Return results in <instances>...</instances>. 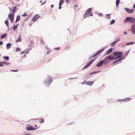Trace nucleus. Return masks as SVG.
Returning <instances> with one entry per match:
<instances>
[{"instance_id": "12", "label": "nucleus", "mask_w": 135, "mask_h": 135, "mask_svg": "<svg viewBox=\"0 0 135 135\" xmlns=\"http://www.w3.org/2000/svg\"><path fill=\"white\" fill-rule=\"evenodd\" d=\"M103 63H104L103 60H101L100 61L98 64H97L96 66L97 67H99L101 66Z\"/></svg>"}, {"instance_id": "25", "label": "nucleus", "mask_w": 135, "mask_h": 135, "mask_svg": "<svg viewBox=\"0 0 135 135\" xmlns=\"http://www.w3.org/2000/svg\"><path fill=\"white\" fill-rule=\"evenodd\" d=\"M3 58L6 60H8L9 59V57L8 56H3Z\"/></svg>"}, {"instance_id": "43", "label": "nucleus", "mask_w": 135, "mask_h": 135, "mask_svg": "<svg viewBox=\"0 0 135 135\" xmlns=\"http://www.w3.org/2000/svg\"><path fill=\"white\" fill-rule=\"evenodd\" d=\"M46 1H45L44 2H43L42 3H41V5H44L45 4V3H46Z\"/></svg>"}, {"instance_id": "14", "label": "nucleus", "mask_w": 135, "mask_h": 135, "mask_svg": "<svg viewBox=\"0 0 135 135\" xmlns=\"http://www.w3.org/2000/svg\"><path fill=\"white\" fill-rule=\"evenodd\" d=\"M16 8L17 7L16 6H15L10 11L12 13V14L14 15L16 11Z\"/></svg>"}, {"instance_id": "38", "label": "nucleus", "mask_w": 135, "mask_h": 135, "mask_svg": "<svg viewBox=\"0 0 135 135\" xmlns=\"http://www.w3.org/2000/svg\"><path fill=\"white\" fill-rule=\"evenodd\" d=\"M120 40V39H118L115 41V42H116V43Z\"/></svg>"}, {"instance_id": "21", "label": "nucleus", "mask_w": 135, "mask_h": 135, "mask_svg": "<svg viewBox=\"0 0 135 135\" xmlns=\"http://www.w3.org/2000/svg\"><path fill=\"white\" fill-rule=\"evenodd\" d=\"M120 2V0H116V7H119V4Z\"/></svg>"}, {"instance_id": "27", "label": "nucleus", "mask_w": 135, "mask_h": 135, "mask_svg": "<svg viewBox=\"0 0 135 135\" xmlns=\"http://www.w3.org/2000/svg\"><path fill=\"white\" fill-rule=\"evenodd\" d=\"M4 23L6 24V26L7 27H9V24L8 21L7 20H6L4 22Z\"/></svg>"}, {"instance_id": "16", "label": "nucleus", "mask_w": 135, "mask_h": 135, "mask_svg": "<svg viewBox=\"0 0 135 135\" xmlns=\"http://www.w3.org/2000/svg\"><path fill=\"white\" fill-rule=\"evenodd\" d=\"M131 99L130 98H127L125 99H123V102H127L128 101H129L131 100Z\"/></svg>"}, {"instance_id": "48", "label": "nucleus", "mask_w": 135, "mask_h": 135, "mask_svg": "<svg viewBox=\"0 0 135 135\" xmlns=\"http://www.w3.org/2000/svg\"><path fill=\"white\" fill-rule=\"evenodd\" d=\"M54 5L53 4H52L51 5V7L52 8H53L54 7Z\"/></svg>"}, {"instance_id": "53", "label": "nucleus", "mask_w": 135, "mask_h": 135, "mask_svg": "<svg viewBox=\"0 0 135 135\" xmlns=\"http://www.w3.org/2000/svg\"><path fill=\"white\" fill-rule=\"evenodd\" d=\"M133 7L134 8H135V3L133 5Z\"/></svg>"}, {"instance_id": "9", "label": "nucleus", "mask_w": 135, "mask_h": 135, "mask_svg": "<svg viewBox=\"0 0 135 135\" xmlns=\"http://www.w3.org/2000/svg\"><path fill=\"white\" fill-rule=\"evenodd\" d=\"M14 16V15L12 14L11 13L8 15V17L11 23H12L13 21Z\"/></svg>"}, {"instance_id": "24", "label": "nucleus", "mask_w": 135, "mask_h": 135, "mask_svg": "<svg viewBox=\"0 0 135 135\" xmlns=\"http://www.w3.org/2000/svg\"><path fill=\"white\" fill-rule=\"evenodd\" d=\"M20 19V15H17V18L16 19V22H17L19 21Z\"/></svg>"}, {"instance_id": "41", "label": "nucleus", "mask_w": 135, "mask_h": 135, "mask_svg": "<svg viewBox=\"0 0 135 135\" xmlns=\"http://www.w3.org/2000/svg\"><path fill=\"white\" fill-rule=\"evenodd\" d=\"M126 55L122 57L121 58H120V59H121V60L122 59H124L126 58Z\"/></svg>"}, {"instance_id": "56", "label": "nucleus", "mask_w": 135, "mask_h": 135, "mask_svg": "<svg viewBox=\"0 0 135 135\" xmlns=\"http://www.w3.org/2000/svg\"><path fill=\"white\" fill-rule=\"evenodd\" d=\"M26 54H25L23 56V57H26V55H25Z\"/></svg>"}, {"instance_id": "36", "label": "nucleus", "mask_w": 135, "mask_h": 135, "mask_svg": "<svg viewBox=\"0 0 135 135\" xmlns=\"http://www.w3.org/2000/svg\"><path fill=\"white\" fill-rule=\"evenodd\" d=\"M21 49L19 47H17L16 49V52L19 51H21Z\"/></svg>"}, {"instance_id": "50", "label": "nucleus", "mask_w": 135, "mask_h": 135, "mask_svg": "<svg viewBox=\"0 0 135 135\" xmlns=\"http://www.w3.org/2000/svg\"><path fill=\"white\" fill-rule=\"evenodd\" d=\"M59 5V9H60L61 8V6H60V5Z\"/></svg>"}, {"instance_id": "31", "label": "nucleus", "mask_w": 135, "mask_h": 135, "mask_svg": "<svg viewBox=\"0 0 135 135\" xmlns=\"http://www.w3.org/2000/svg\"><path fill=\"white\" fill-rule=\"evenodd\" d=\"M64 2V0H60L59 3V5L61 6L62 4Z\"/></svg>"}, {"instance_id": "37", "label": "nucleus", "mask_w": 135, "mask_h": 135, "mask_svg": "<svg viewBox=\"0 0 135 135\" xmlns=\"http://www.w3.org/2000/svg\"><path fill=\"white\" fill-rule=\"evenodd\" d=\"M130 49H129L128 51H127L126 54V56H127V55H128V53H129V51H130Z\"/></svg>"}, {"instance_id": "59", "label": "nucleus", "mask_w": 135, "mask_h": 135, "mask_svg": "<svg viewBox=\"0 0 135 135\" xmlns=\"http://www.w3.org/2000/svg\"><path fill=\"white\" fill-rule=\"evenodd\" d=\"M42 2V1H40V3H41Z\"/></svg>"}, {"instance_id": "6", "label": "nucleus", "mask_w": 135, "mask_h": 135, "mask_svg": "<svg viewBox=\"0 0 135 135\" xmlns=\"http://www.w3.org/2000/svg\"><path fill=\"white\" fill-rule=\"evenodd\" d=\"M37 128H35L31 126H30L26 128V129L27 131H33L37 129Z\"/></svg>"}, {"instance_id": "2", "label": "nucleus", "mask_w": 135, "mask_h": 135, "mask_svg": "<svg viewBox=\"0 0 135 135\" xmlns=\"http://www.w3.org/2000/svg\"><path fill=\"white\" fill-rule=\"evenodd\" d=\"M52 81V78L50 76L47 77V81H45L44 84L46 86L49 85Z\"/></svg>"}, {"instance_id": "11", "label": "nucleus", "mask_w": 135, "mask_h": 135, "mask_svg": "<svg viewBox=\"0 0 135 135\" xmlns=\"http://www.w3.org/2000/svg\"><path fill=\"white\" fill-rule=\"evenodd\" d=\"M131 28L132 33L134 34H135V23L134 24L132 25Z\"/></svg>"}, {"instance_id": "15", "label": "nucleus", "mask_w": 135, "mask_h": 135, "mask_svg": "<svg viewBox=\"0 0 135 135\" xmlns=\"http://www.w3.org/2000/svg\"><path fill=\"white\" fill-rule=\"evenodd\" d=\"M113 49L111 48L108 50L106 52V54L107 55H108L110 54L112 52Z\"/></svg>"}, {"instance_id": "1", "label": "nucleus", "mask_w": 135, "mask_h": 135, "mask_svg": "<svg viewBox=\"0 0 135 135\" xmlns=\"http://www.w3.org/2000/svg\"><path fill=\"white\" fill-rule=\"evenodd\" d=\"M114 56H116V57H114L113 56H111L112 59L111 60H113L117 59L119 58H121L122 56V52L120 51L115 52H113Z\"/></svg>"}, {"instance_id": "33", "label": "nucleus", "mask_w": 135, "mask_h": 135, "mask_svg": "<svg viewBox=\"0 0 135 135\" xmlns=\"http://www.w3.org/2000/svg\"><path fill=\"white\" fill-rule=\"evenodd\" d=\"M44 119L43 118H41L40 119V122L41 123H44Z\"/></svg>"}, {"instance_id": "10", "label": "nucleus", "mask_w": 135, "mask_h": 135, "mask_svg": "<svg viewBox=\"0 0 135 135\" xmlns=\"http://www.w3.org/2000/svg\"><path fill=\"white\" fill-rule=\"evenodd\" d=\"M124 9L125 11L129 13H133L134 12V10L133 9H131L128 8H125Z\"/></svg>"}, {"instance_id": "19", "label": "nucleus", "mask_w": 135, "mask_h": 135, "mask_svg": "<svg viewBox=\"0 0 135 135\" xmlns=\"http://www.w3.org/2000/svg\"><path fill=\"white\" fill-rule=\"evenodd\" d=\"M135 44V42H129L127 43H126V45H133Z\"/></svg>"}, {"instance_id": "47", "label": "nucleus", "mask_w": 135, "mask_h": 135, "mask_svg": "<svg viewBox=\"0 0 135 135\" xmlns=\"http://www.w3.org/2000/svg\"><path fill=\"white\" fill-rule=\"evenodd\" d=\"M11 71H13V72H16L17 71L16 70H12Z\"/></svg>"}, {"instance_id": "7", "label": "nucleus", "mask_w": 135, "mask_h": 135, "mask_svg": "<svg viewBox=\"0 0 135 135\" xmlns=\"http://www.w3.org/2000/svg\"><path fill=\"white\" fill-rule=\"evenodd\" d=\"M104 50V49L103 48L100 50L98 51L95 54H94L92 56V57H94L97 55H99L101 54Z\"/></svg>"}, {"instance_id": "45", "label": "nucleus", "mask_w": 135, "mask_h": 135, "mask_svg": "<svg viewBox=\"0 0 135 135\" xmlns=\"http://www.w3.org/2000/svg\"><path fill=\"white\" fill-rule=\"evenodd\" d=\"M3 44V43L1 41H0V46L2 45Z\"/></svg>"}, {"instance_id": "17", "label": "nucleus", "mask_w": 135, "mask_h": 135, "mask_svg": "<svg viewBox=\"0 0 135 135\" xmlns=\"http://www.w3.org/2000/svg\"><path fill=\"white\" fill-rule=\"evenodd\" d=\"M31 48H28L24 51L25 54H28L29 53L30 51L31 50Z\"/></svg>"}, {"instance_id": "58", "label": "nucleus", "mask_w": 135, "mask_h": 135, "mask_svg": "<svg viewBox=\"0 0 135 135\" xmlns=\"http://www.w3.org/2000/svg\"><path fill=\"white\" fill-rule=\"evenodd\" d=\"M37 125H35V127H37Z\"/></svg>"}, {"instance_id": "55", "label": "nucleus", "mask_w": 135, "mask_h": 135, "mask_svg": "<svg viewBox=\"0 0 135 135\" xmlns=\"http://www.w3.org/2000/svg\"><path fill=\"white\" fill-rule=\"evenodd\" d=\"M90 16H93V15L92 14V13H91L90 14Z\"/></svg>"}, {"instance_id": "23", "label": "nucleus", "mask_w": 135, "mask_h": 135, "mask_svg": "<svg viewBox=\"0 0 135 135\" xmlns=\"http://www.w3.org/2000/svg\"><path fill=\"white\" fill-rule=\"evenodd\" d=\"M91 9H92V8H89V9H88L87 10V11H86V13H91Z\"/></svg>"}, {"instance_id": "34", "label": "nucleus", "mask_w": 135, "mask_h": 135, "mask_svg": "<svg viewBox=\"0 0 135 135\" xmlns=\"http://www.w3.org/2000/svg\"><path fill=\"white\" fill-rule=\"evenodd\" d=\"M5 62H0V67L3 66V64Z\"/></svg>"}, {"instance_id": "35", "label": "nucleus", "mask_w": 135, "mask_h": 135, "mask_svg": "<svg viewBox=\"0 0 135 135\" xmlns=\"http://www.w3.org/2000/svg\"><path fill=\"white\" fill-rule=\"evenodd\" d=\"M100 72V71H97L93 72H92V73H90V75H92V74H94L97 73H99Z\"/></svg>"}, {"instance_id": "28", "label": "nucleus", "mask_w": 135, "mask_h": 135, "mask_svg": "<svg viewBox=\"0 0 135 135\" xmlns=\"http://www.w3.org/2000/svg\"><path fill=\"white\" fill-rule=\"evenodd\" d=\"M121 60V59H120V58L119 59L117 60H116L114 61L113 62V64L117 63V62H119Z\"/></svg>"}, {"instance_id": "18", "label": "nucleus", "mask_w": 135, "mask_h": 135, "mask_svg": "<svg viewBox=\"0 0 135 135\" xmlns=\"http://www.w3.org/2000/svg\"><path fill=\"white\" fill-rule=\"evenodd\" d=\"M21 36H19L17 39L16 41V42H20L21 41Z\"/></svg>"}, {"instance_id": "57", "label": "nucleus", "mask_w": 135, "mask_h": 135, "mask_svg": "<svg viewBox=\"0 0 135 135\" xmlns=\"http://www.w3.org/2000/svg\"><path fill=\"white\" fill-rule=\"evenodd\" d=\"M69 2V0H67L66 1V3H68Z\"/></svg>"}, {"instance_id": "8", "label": "nucleus", "mask_w": 135, "mask_h": 135, "mask_svg": "<svg viewBox=\"0 0 135 135\" xmlns=\"http://www.w3.org/2000/svg\"><path fill=\"white\" fill-rule=\"evenodd\" d=\"M40 17V16L38 15H36L34 16L32 19V21L33 22H35L38 20Z\"/></svg>"}, {"instance_id": "44", "label": "nucleus", "mask_w": 135, "mask_h": 135, "mask_svg": "<svg viewBox=\"0 0 135 135\" xmlns=\"http://www.w3.org/2000/svg\"><path fill=\"white\" fill-rule=\"evenodd\" d=\"M118 101L119 102H123V99H118Z\"/></svg>"}, {"instance_id": "52", "label": "nucleus", "mask_w": 135, "mask_h": 135, "mask_svg": "<svg viewBox=\"0 0 135 135\" xmlns=\"http://www.w3.org/2000/svg\"><path fill=\"white\" fill-rule=\"evenodd\" d=\"M43 40L42 39H41V43H43L44 44V43L43 42Z\"/></svg>"}, {"instance_id": "29", "label": "nucleus", "mask_w": 135, "mask_h": 135, "mask_svg": "<svg viewBox=\"0 0 135 135\" xmlns=\"http://www.w3.org/2000/svg\"><path fill=\"white\" fill-rule=\"evenodd\" d=\"M6 36V34H4L2 35L1 36V37L2 39H3Z\"/></svg>"}, {"instance_id": "20", "label": "nucleus", "mask_w": 135, "mask_h": 135, "mask_svg": "<svg viewBox=\"0 0 135 135\" xmlns=\"http://www.w3.org/2000/svg\"><path fill=\"white\" fill-rule=\"evenodd\" d=\"M89 14L90 13H88V12L87 13H86V12L85 13V14L84 15V16H83L84 18H86L87 17H89Z\"/></svg>"}, {"instance_id": "49", "label": "nucleus", "mask_w": 135, "mask_h": 135, "mask_svg": "<svg viewBox=\"0 0 135 135\" xmlns=\"http://www.w3.org/2000/svg\"><path fill=\"white\" fill-rule=\"evenodd\" d=\"M124 34L125 35H127V33L126 32V31H124Z\"/></svg>"}, {"instance_id": "42", "label": "nucleus", "mask_w": 135, "mask_h": 135, "mask_svg": "<svg viewBox=\"0 0 135 135\" xmlns=\"http://www.w3.org/2000/svg\"><path fill=\"white\" fill-rule=\"evenodd\" d=\"M27 15L25 13L23 14V15H22V16L23 17H25V16H27Z\"/></svg>"}, {"instance_id": "51", "label": "nucleus", "mask_w": 135, "mask_h": 135, "mask_svg": "<svg viewBox=\"0 0 135 135\" xmlns=\"http://www.w3.org/2000/svg\"><path fill=\"white\" fill-rule=\"evenodd\" d=\"M24 53H25L24 51L22 52L21 54H23Z\"/></svg>"}, {"instance_id": "39", "label": "nucleus", "mask_w": 135, "mask_h": 135, "mask_svg": "<svg viewBox=\"0 0 135 135\" xmlns=\"http://www.w3.org/2000/svg\"><path fill=\"white\" fill-rule=\"evenodd\" d=\"M98 15L99 16L102 17L103 16V14L102 13H100Z\"/></svg>"}, {"instance_id": "3", "label": "nucleus", "mask_w": 135, "mask_h": 135, "mask_svg": "<svg viewBox=\"0 0 135 135\" xmlns=\"http://www.w3.org/2000/svg\"><path fill=\"white\" fill-rule=\"evenodd\" d=\"M128 21H129L131 22H135V18L131 17H127L124 20V22H126Z\"/></svg>"}, {"instance_id": "60", "label": "nucleus", "mask_w": 135, "mask_h": 135, "mask_svg": "<svg viewBox=\"0 0 135 135\" xmlns=\"http://www.w3.org/2000/svg\"><path fill=\"white\" fill-rule=\"evenodd\" d=\"M77 5H76L75 6V7H77Z\"/></svg>"}, {"instance_id": "26", "label": "nucleus", "mask_w": 135, "mask_h": 135, "mask_svg": "<svg viewBox=\"0 0 135 135\" xmlns=\"http://www.w3.org/2000/svg\"><path fill=\"white\" fill-rule=\"evenodd\" d=\"M116 44V42L114 41V42L111 43L110 44V46L111 47L114 46Z\"/></svg>"}, {"instance_id": "13", "label": "nucleus", "mask_w": 135, "mask_h": 135, "mask_svg": "<svg viewBox=\"0 0 135 135\" xmlns=\"http://www.w3.org/2000/svg\"><path fill=\"white\" fill-rule=\"evenodd\" d=\"M94 83L93 81H86V84L91 86Z\"/></svg>"}, {"instance_id": "30", "label": "nucleus", "mask_w": 135, "mask_h": 135, "mask_svg": "<svg viewBox=\"0 0 135 135\" xmlns=\"http://www.w3.org/2000/svg\"><path fill=\"white\" fill-rule=\"evenodd\" d=\"M18 25V24H17L16 25L14 26L13 28V30H14L15 31V29L17 28Z\"/></svg>"}, {"instance_id": "5", "label": "nucleus", "mask_w": 135, "mask_h": 135, "mask_svg": "<svg viewBox=\"0 0 135 135\" xmlns=\"http://www.w3.org/2000/svg\"><path fill=\"white\" fill-rule=\"evenodd\" d=\"M94 61V60L92 59L89 62H88L87 64L83 68L82 70H84L86 68L89 66Z\"/></svg>"}, {"instance_id": "46", "label": "nucleus", "mask_w": 135, "mask_h": 135, "mask_svg": "<svg viewBox=\"0 0 135 135\" xmlns=\"http://www.w3.org/2000/svg\"><path fill=\"white\" fill-rule=\"evenodd\" d=\"M60 49V48L59 47L54 49V50H59Z\"/></svg>"}, {"instance_id": "40", "label": "nucleus", "mask_w": 135, "mask_h": 135, "mask_svg": "<svg viewBox=\"0 0 135 135\" xmlns=\"http://www.w3.org/2000/svg\"><path fill=\"white\" fill-rule=\"evenodd\" d=\"M86 80H84L83 82H82L81 83V84H86Z\"/></svg>"}, {"instance_id": "32", "label": "nucleus", "mask_w": 135, "mask_h": 135, "mask_svg": "<svg viewBox=\"0 0 135 135\" xmlns=\"http://www.w3.org/2000/svg\"><path fill=\"white\" fill-rule=\"evenodd\" d=\"M115 21L114 20H112L111 21L110 25H113V24H114L115 23Z\"/></svg>"}, {"instance_id": "4", "label": "nucleus", "mask_w": 135, "mask_h": 135, "mask_svg": "<svg viewBox=\"0 0 135 135\" xmlns=\"http://www.w3.org/2000/svg\"><path fill=\"white\" fill-rule=\"evenodd\" d=\"M112 57L111 56H109L105 57L104 60H103V62L104 64H106L107 63L109 62V60H112Z\"/></svg>"}, {"instance_id": "54", "label": "nucleus", "mask_w": 135, "mask_h": 135, "mask_svg": "<svg viewBox=\"0 0 135 135\" xmlns=\"http://www.w3.org/2000/svg\"><path fill=\"white\" fill-rule=\"evenodd\" d=\"M111 15V14H107L106 15L107 16H110Z\"/></svg>"}, {"instance_id": "22", "label": "nucleus", "mask_w": 135, "mask_h": 135, "mask_svg": "<svg viewBox=\"0 0 135 135\" xmlns=\"http://www.w3.org/2000/svg\"><path fill=\"white\" fill-rule=\"evenodd\" d=\"M12 45V44L10 43L7 44L6 45V47L7 49H9L10 47Z\"/></svg>"}, {"instance_id": "61", "label": "nucleus", "mask_w": 135, "mask_h": 135, "mask_svg": "<svg viewBox=\"0 0 135 135\" xmlns=\"http://www.w3.org/2000/svg\"><path fill=\"white\" fill-rule=\"evenodd\" d=\"M9 9H10L11 8H10V7H9Z\"/></svg>"}]
</instances>
